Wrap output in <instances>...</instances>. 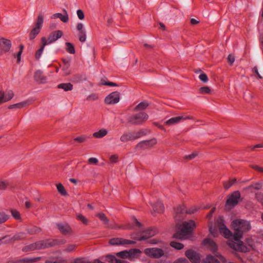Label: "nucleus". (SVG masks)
Segmentation results:
<instances>
[{
    "instance_id": "1",
    "label": "nucleus",
    "mask_w": 263,
    "mask_h": 263,
    "mask_svg": "<svg viewBox=\"0 0 263 263\" xmlns=\"http://www.w3.org/2000/svg\"><path fill=\"white\" fill-rule=\"evenodd\" d=\"M216 223L220 234L227 239V245L231 249L237 251H245L252 247L253 245L250 243L249 247L243 246L242 241L240 240L242 234L251 229L249 221L240 218L233 219L231 221L230 227L234 231V234H233L225 225L222 217H217Z\"/></svg>"
},
{
    "instance_id": "2",
    "label": "nucleus",
    "mask_w": 263,
    "mask_h": 263,
    "mask_svg": "<svg viewBox=\"0 0 263 263\" xmlns=\"http://www.w3.org/2000/svg\"><path fill=\"white\" fill-rule=\"evenodd\" d=\"M196 227V223L194 220L184 221L180 226L179 232L175 233L173 237L180 239H187L191 236Z\"/></svg>"
},
{
    "instance_id": "3",
    "label": "nucleus",
    "mask_w": 263,
    "mask_h": 263,
    "mask_svg": "<svg viewBox=\"0 0 263 263\" xmlns=\"http://www.w3.org/2000/svg\"><path fill=\"white\" fill-rule=\"evenodd\" d=\"M44 22V15L42 14H39L37 15V19L31 29L29 34V39L30 40L34 39L37 35L40 33L42 27Z\"/></svg>"
},
{
    "instance_id": "4",
    "label": "nucleus",
    "mask_w": 263,
    "mask_h": 263,
    "mask_svg": "<svg viewBox=\"0 0 263 263\" xmlns=\"http://www.w3.org/2000/svg\"><path fill=\"white\" fill-rule=\"evenodd\" d=\"M63 35V33L61 30L53 31L50 34L48 39L45 37H42L41 43H43V45L50 44L61 37Z\"/></svg>"
},
{
    "instance_id": "5",
    "label": "nucleus",
    "mask_w": 263,
    "mask_h": 263,
    "mask_svg": "<svg viewBox=\"0 0 263 263\" xmlns=\"http://www.w3.org/2000/svg\"><path fill=\"white\" fill-rule=\"evenodd\" d=\"M240 194L239 192H234L230 194L226 203V206L227 208L230 209L235 206L239 202L240 200Z\"/></svg>"
},
{
    "instance_id": "6",
    "label": "nucleus",
    "mask_w": 263,
    "mask_h": 263,
    "mask_svg": "<svg viewBox=\"0 0 263 263\" xmlns=\"http://www.w3.org/2000/svg\"><path fill=\"white\" fill-rule=\"evenodd\" d=\"M193 118L192 116L188 115L186 114H183L181 116L174 117L170 118L165 122V124L167 126H172L173 125L177 124L182 121L186 120H192Z\"/></svg>"
},
{
    "instance_id": "7",
    "label": "nucleus",
    "mask_w": 263,
    "mask_h": 263,
    "mask_svg": "<svg viewBox=\"0 0 263 263\" xmlns=\"http://www.w3.org/2000/svg\"><path fill=\"white\" fill-rule=\"evenodd\" d=\"M144 134L145 133L142 131L125 133L121 136L120 139L121 142L125 143L137 139Z\"/></svg>"
},
{
    "instance_id": "8",
    "label": "nucleus",
    "mask_w": 263,
    "mask_h": 263,
    "mask_svg": "<svg viewBox=\"0 0 263 263\" xmlns=\"http://www.w3.org/2000/svg\"><path fill=\"white\" fill-rule=\"evenodd\" d=\"M121 94L118 91H114L108 95L104 99V103L107 105H114L118 103L120 100Z\"/></svg>"
},
{
    "instance_id": "9",
    "label": "nucleus",
    "mask_w": 263,
    "mask_h": 263,
    "mask_svg": "<svg viewBox=\"0 0 263 263\" xmlns=\"http://www.w3.org/2000/svg\"><path fill=\"white\" fill-rule=\"evenodd\" d=\"M144 253L148 256L152 258H159L164 255L163 251L159 248H147Z\"/></svg>"
},
{
    "instance_id": "10",
    "label": "nucleus",
    "mask_w": 263,
    "mask_h": 263,
    "mask_svg": "<svg viewBox=\"0 0 263 263\" xmlns=\"http://www.w3.org/2000/svg\"><path fill=\"white\" fill-rule=\"evenodd\" d=\"M157 230L155 228H151L147 230L143 234H142L140 236H135L133 235L132 238L138 240H146L152 236H154L157 233Z\"/></svg>"
},
{
    "instance_id": "11",
    "label": "nucleus",
    "mask_w": 263,
    "mask_h": 263,
    "mask_svg": "<svg viewBox=\"0 0 263 263\" xmlns=\"http://www.w3.org/2000/svg\"><path fill=\"white\" fill-rule=\"evenodd\" d=\"M202 245L212 252H217L216 251L218 248L217 244L213 239L209 237L204 239L202 241Z\"/></svg>"
},
{
    "instance_id": "12",
    "label": "nucleus",
    "mask_w": 263,
    "mask_h": 263,
    "mask_svg": "<svg viewBox=\"0 0 263 263\" xmlns=\"http://www.w3.org/2000/svg\"><path fill=\"white\" fill-rule=\"evenodd\" d=\"M13 96V91L10 89H7L5 91L0 90V104L10 100Z\"/></svg>"
},
{
    "instance_id": "13",
    "label": "nucleus",
    "mask_w": 263,
    "mask_h": 263,
    "mask_svg": "<svg viewBox=\"0 0 263 263\" xmlns=\"http://www.w3.org/2000/svg\"><path fill=\"white\" fill-rule=\"evenodd\" d=\"M135 242L132 240L120 238H114L110 239L109 243L112 246H119L134 243Z\"/></svg>"
},
{
    "instance_id": "14",
    "label": "nucleus",
    "mask_w": 263,
    "mask_h": 263,
    "mask_svg": "<svg viewBox=\"0 0 263 263\" xmlns=\"http://www.w3.org/2000/svg\"><path fill=\"white\" fill-rule=\"evenodd\" d=\"M11 47V42L10 40L1 38L0 39V51L7 52L9 51Z\"/></svg>"
},
{
    "instance_id": "15",
    "label": "nucleus",
    "mask_w": 263,
    "mask_h": 263,
    "mask_svg": "<svg viewBox=\"0 0 263 263\" xmlns=\"http://www.w3.org/2000/svg\"><path fill=\"white\" fill-rule=\"evenodd\" d=\"M185 254L192 263H199L200 257L199 255L196 252L189 250L186 251Z\"/></svg>"
},
{
    "instance_id": "16",
    "label": "nucleus",
    "mask_w": 263,
    "mask_h": 263,
    "mask_svg": "<svg viewBox=\"0 0 263 263\" xmlns=\"http://www.w3.org/2000/svg\"><path fill=\"white\" fill-rule=\"evenodd\" d=\"M157 143V139L153 138L148 140L141 141L138 144L137 146L142 148H149L155 145Z\"/></svg>"
},
{
    "instance_id": "17",
    "label": "nucleus",
    "mask_w": 263,
    "mask_h": 263,
    "mask_svg": "<svg viewBox=\"0 0 263 263\" xmlns=\"http://www.w3.org/2000/svg\"><path fill=\"white\" fill-rule=\"evenodd\" d=\"M51 18L52 20L60 18L62 22L65 23L69 21V16L67 11L65 10H64V14L55 13L51 16Z\"/></svg>"
},
{
    "instance_id": "18",
    "label": "nucleus",
    "mask_w": 263,
    "mask_h": 263,
    "mask_svg": "<svg viewBox=\"0 0 263 263\" xmlns=\"http://www.w3.org/2000/svg\"><path fill=\"white\" fill-rule=\"evenodd\" d=\"M34 78L35 81L40 83L44 84L47 82V78L41 70H36L34 72Z\"/></svg>"
},
{
    "instance_id": "19",
    "label": "nucleus",
    "mask_w": 263,
    "mask_h": 263,
    "mask_svg": "<svg viewBox=\"0 0 263 263\" xmlns=\"http://www.w3.org/2000/svg\"><path fill=\"white\" fill-rule=\"evenodd\" d=\"M209 208L208 205H192L186 210V213L190 214H194L197 212L200 209L204 210Z\"/></svg>"
},
{
    "instance_id": "20",
    "label": "nucleus",
    "mask_w": 263,
    "mask_h": 263,
    "mask_svg": "<svg viewBox=\"0 0 263 263\" xmlns=\"http://www.w3.org/2000/svg\"><path fill=\"white\" fill-rule=\"evenodd\" d=\"M63 66H62V70L63 71V75L66 76L70 74L71 70L70 68L69 61L66 60H63Z\"/></svg>"
},
{
    "instance_id": "21",
    "label": "nucleus",
    "mask_w": 263,
    "mask_h": 263,
    "mask_svg": "<svg viewBox=\"0 0 263 263\" xmlns=\"http://www.w3.org/2000/svg\"><path fill=\"white\" fill-rule=\"evenodd\" d=\"M128 259L133 260L140 256L141 251L137 249H133L128 251Z\"/></svg>"
},
{
    "instance_id": "22",
    "label": "nucleus",
    "mask_w": 263,
    "mask_h": 263,
    "mask_svg": "<svg viewBox=\"0 0 263 263\" xmlns=\"http://www.w3.org/2000/svg\"><path fill=\"white\" fill-rule=\"evenodd\" d=\"M108 131L105 128H102L99 130L93 133L92 136L97 139L102 138L108 134Z\"/></svg>"
},
{
    "instance_id": "23",
    "label": "nucleus",
    "mask_w": 263,
    "mask_h": 263,
    "mask_svg": "<svg viewBox=\"0 0 263 263\" xmlns=\"http://www.w3.org/2000/svg\"><path fill=\"white\" fill-rule=\"evenodd\" d=\"M243 245L246 247H249V244H251L253 245L252 247L250 249H249L248 250L243 251V252H246L247 251H249L251 250H255L257 247V244L256 242L254 241V240L252 239V237H248L246 239L245 243L243 242Z\"/></svg>"
},
{
    "instance_id": "24",
    "label": "nucleus",
    "mask_w": 263,
    "mask_h": 263,
    "mask_svg": "<svg viewBox=\"0 0 263 263\" xmlns=\"http://www.w3.org/2000/svg\"><path fill=\"white\" fill-rule=\"evenodd\" d=\"M57 191L62 196H67L68 193L64 186L61 183L55 184Z\"/></svg>"
},
{
    "instance_id": "25",
    "label": "nucleus",
    "mask_w": 263,
    "mask_h": 263,
    "mask_svg": "<svg viewBox=\"0 0 263 263\" xmlns=\"http://www.w3.org/2000/svg\"><path fill=\"white\" fill-rule=\"evenodd\" d=\"M136 122L140 123L148 119V115L144 112H140L135 116Z\"/></svg>"
},
{
    "instance_id": "26",
    "label": "nucleus",
    "mask_w": 263,
    "mask_h": 263,
    "mask_svg": "<svg viewBox=\"0 0 263 263\" xmlns=\"http://www.w3.org/2000/svg\"><path fill=\"white\" fill-rule=\"evenodd\" d=\"M153 211L157 213H162L164 211V206L162 203L160 201L157 202L155 205H153Z\"/></svg>"
},
{
    "instance_id": "27",
    "label": "nucleus",
    "mask_w": 263,
    "mask_h": 263,
    "mask_svg": "<svg viewBox=\"0 0 263 263\" xmlns=\"http://www.w3.org/2000/svg\"><path fill=\"white\" fill-rule=\"evenodd\" d=\"M208 227L210 233L214 237H217L218 236V232L216 228L214 226L212 222H209Z\"/></svg>"
},
{
    "instance_id": "28",
    "label": "nucleus",
    "mask_w": 263,
    "mask_h": 263,
    "mask_svg": "<svg viewBox=\"0 0 263 263\" xmlns=\"http://www.w3.org/2000/svg\"><path fill=\"white\" fill-rule=\"evenodd\" d=\"M105 260L110 263H124L123 260L118 259L115 256L110 255L106 256Z\"/></svg>"
},
{
    "instance_id": "29",
    "label": "nucleus",
    "mask_w": 263,
    "mask_h": 263,
    "mask_svg": "<svg viewBox=\"0 0 263 263\" xmlns=\"http://www.w3.org/2000/svg\"><path fill=\"white\" fill-rule=\"evenodd\" d=\"M58 88L63 89L65 91H69V90H71L72 89L73 86L70 83H62V84H61L58 85Z\"/></svg>"
},
{
    "instance_id": "30",
    "label": "nucleus",
    "mask_w": 263,
    "mask_h": 263,
    "mask_svg": "<svg viewBox=\"0 0 263 263\" xmlns=\"http://www.w3.org/2000/svg\"><path fill=\"white\" fill-rule=\"evenodd\" d=\"M65 49L69 53L73 54L75 52L74 47L73 45L70 43L67 42L65 43Z\"/></svg>"
},
{
    "instance_id": "31",
    "label": "nucleus",
    "mask_w": 263,
    "mask_h": 263,
    "mask_svg": "<svg viewBox=\"0 0 263 263\" xmlns=\"http://www.w3.org/2000/svg\"><path fill=\"white\" fill-rule=\"evenodd\" d=\"M170 246L178 250H181L183 248L184 245L180 242L172 241L170 242Z\"/></svg>"
},
{
    "instance_id": "32",
    "label": "nucleus",
    "mask_w": 263,
    "mask_h": 263,
    "mask_svg": "<svg viewBox=\"0 0 263 263\" xmlns=\"http://www.w3.org/2000/svg\"><path fill=\"white\" fill-rule=\"evenodd\" d=\"M198 91L200 94H210L212 90L208 86H203L199 89Z\"/></svg>"
},
{
    "instance_id": "33",
    "label": "nucleus",
    "mask_w": 263,
    "mask_h": 263,
    "mask_svg": "<svg viewBox=\"0 0 263 263\" xmlns=\"http://www.w3.org/2000/svg\"><path fill=\"white\" fill-rule=\"evenodd\" d=\"M78 37L80 42H84L86 39V34L85 30L79 31Z\"/></svg>"
},
{
    "instance_id": "34",
    "label": "nucleus",
    "mask_w": 263,
    "mask_h": 263,
    "mask_svg": "<svg viewBox=\"0 0 263 263\" xmlns=\"http://www.w3.org/2000/svg\"><path fill=\"white\" fill-rule=\"evenodd\" d=\"M117 256L122 258H127L128 259L129 253L128 251H123L120 252H118L116 254Z\"/></svg>"
},
{
    "instance_id": "35",
    "label": "nucleus",
    "mask_w": 263,
    "mask_h": 263,
    "mask_svg": "<svg viewBox=\"0 0 263 263\" xmlns=\"http://www.w3.org/2000/svg\"><path fill=\"white\" fill-rule=\"evenodd\" d=\"M27 105V103L25 102H21L19 103L11 105L9 106V108L10 109H14V108H21L23 107L24 106Z\"/></svg>"
},
{
    "instance_id": "36",
    "label": "nucleus",
    "mask_w": 263,
    "mask_h": 263,
    "mask_svg": "<svg viewBox=\"0 0 263 263\" xmlns=\"http://www.w3.org/2000/svg\"><path fill=\"white\" fill-rule=\"evenodd\" d=\"M77 219L81 221L83 223L87 224L88 223L87 219L81 214H77L76 215Z\"/></svg>"
},
{
    "instance_id": "37",
    "label": "nucleus",
    "mask_w": 263,
    "mask_h": 263,
    "mask_svg": "<svg viewBox=\"0 0 263 263\" xmlns=\"http://www.w3.org/2000/svg\"><path fill=\"white\" fill-rule=\"evenodd\" d=\"M9 185L7 180H0V190H5Z\"/></svg>"
},
{
    "instance_id": "38",
    "label": "nucleus",
    "mask_w": 263,
    "mask_h": 263,
    "mask_svg": "<svg viewBox=\"0 0 263 263\" xmlns=\"http://www.w3.org/2000/svg\"><path fill=\"white\" fill-rule=\"evenodd\" d=\"M148 106V104L146 102H143L139 103L135 108L136 110H141L146 108Z\"/></svg>"
},
{
    "instance_id": "39",
    "label": "nucleus",
    "mask_w": 263,
    "mask_h": 263,
    "mask_svg": "<svg viewBox=\"0 0 263 263\" xmlns=\"http://www.w3.org/2000/svg\"><path fill=\"white\" fill-rule=\"evenodd\" d=\"M199 79L204 83H206L209 81V78L207 75L202 72H201L199 77Z\"/></svg>"
},
{
    "instance_id": "40",
    "label": "nucleus",
    "mask_w": 263,
    "mask_h": 263,
    "mask_svg": "<svg viewBox=\"0 0 263 263\" xmlns=\"http://www.w3.org/2000/svg\"><path fill=\"white\" fill-rule=\"evenodd\" d=\"M41 44H42V46H41V48L38 50H37L35 53V56L36 59H39L41 57V56L43 53V51L44 50V47L46 46V45H43V43H41Z\"/></svg>"
},
{
    "instance_id": "41",
    "label": "nucleus",
    "mask_w": 263,
    "mask_h": 263,
    "mask_svg": "<svg viewBox=\"0 0 263 263\" xmlns=\"http://www.w3.org/2000/svg\"><path fill=\"white\" fill-rule=\"evenodd\" d=\"M235 179L230 180L223 182V186L226 189L230 188L235 182Z\"/></svg>"
},
{
    "instance_id": "42",
    "label": "nucleus",
    "mask_w": 263,
    "mask_h": 263,
    "mask_svg": "<svg viewBox=\"0 0 263 263\" xmlns=\"http://www.w3.org/2000/svg\"><path fill=\"white\" fill-rule=\"evenodd\" d=\"M59 229L63 233L65 234L68 233L70 230V227L68 226H61L59 227Z\"/></svg>"
},
{
    "instance_id": "43",
    "label": "nucleus",
    "mask_w": 263,
    "mask_h": 263,
    "mask_svg": "<svg viewBox=\"0 0 263 263\" xmlns=\"http://www.w3.org/2000/svg\"><path fill=\"white\" fill-rule=\"evenodd\" d=\"M72 263H92L88 261L86 259L83 258H78L74 259Z\"/></svg>"
},
{
    "instance_id": "44",
    "label": "nucleus",
    "mask_w": 263,
    "mask_h": 263,
    "mask_svg": "<svg viewBox=\"0 0 263 263\" xmlns=\"http://www.w3.org/2000/svg\"><path fill=\"white\" fill-rule=\"evenodd\" d=\"M77 15L80 20H83L85 18L84 13L81 9L77 11Z\"/></svg>"
},
{
    "instance_id": "45",
    "label": "nucleus",
    "mask_w": 263,
    "mask_h": 263,
    "mask_svg": "<svg viewBox=\"0 0 263 263\" xmlns=\"http://www.w3.org/2000/svg\"><path fill=\"white\" fill-rule=\"evenodd\" d=\"M86 140V138L84 136H81L77 137L74 139V141L75 142H78V143H83L85 142Z\"/></svg>"
},
{
    "instance_id": "46",
    "label": "nucleus",
    "mask_w": 263,
    "mask_h": 263,
    "mask_svg": "<svg viewBox=\"0 0 263 263\" xmlns=\"http://www.w3.org/2000/svg\"><path fill=\"white\" fill-rule=\"evenodd\" d=\"M256 198L258 201L260 202L263 206V194L259 193L256 194ZM261 219L263 221V213L261 215Z\"/></svg>"
},
{
    "instance_id": "47",
    "label": "nucleus",
    "mask_w": 263,
    "mask_h": 263,
    "mask_svg": "<svg viewBox=\"0 0 263 263\" xmlns=\"http://www.w3.org/2000/svg\"><path fill=\"white\" fill-rule=\"evenodd\" d=\"M100 85H108L110 86H117V85L116 83L112 82H107L105 80H101L100 82Z\"/></svg>"
},
{
    "instance_id": "48",
    "label": "nucleus",
    "mask_w": 263,
    "mask_h": 263,
    "mask_svg": "<svg viewBox=\"0 0 263 263\" xmlns=\"http://www.w3.org/2000/svg\"><path fill=\"white\" fill-rule=\"evenodd\" d=\"M97 216L103 222L105 223H106L107 222V219L106 216L103 213H98L97 214Z\"/></svg>"
},
{
    "instance_id": "49",
    "label": "nucleus",
    "mask_w": 263,
    "mask_h": 263,
    "mask_svg": "<svg viewBox=\"0 0 263 263\" xmlns=\"http://www.w3.org/2000/svg\"><path fill=\"white\" fill-rule=\"evenodd\" d=\"M11 214L13 217L16 219H21V215L18 211L13 210L11 211Z\"/></svg>"
},
{
    "instance_id": "50",
    "label": "nucleus",
    "mask_w": 263,
    "mask_h": 263,
    "mask_svg": "<svg viewBox=\"0 0 263 263\" xmlns=\"http://www.w3.org/2000/svg\"><path fill=\"white\" fill-rule=\"evenodd\" d=\"M119 156L118 155H112L109 157L110 161L111 163H116L118 161Z\"/></svg>"
},
{
    "instance_id": "51",
    "label": "nucleus",
    "mask_w": 263,
    "mask_h": 263,
    "mask_svg": "<svg viewBox=\"0 0 263 263\" xmlns=\"http://www.w3.org/2000/svg\"><path fill=\"white\" fill-rule=\"evenodd\" d=\"M88 163L89 164H97L98 163V160L96 158H90L88 160Z\"/></svg>"
},
{
    "instance_id": "52",
    "label": "nucleus",
    "mask_w": 263,
    "mask_h": 263,
    "mask_svg": "<svg viewBox=\"0 0 263 263\" xmlns=\"http://www.w3.org/2000/svg\"><path fill=\"white\" fill-rule=\"evenodd\" d=\"M172 263H189V261L184 258H179L176 259Z\"/></svg>"
},
{
    "instance_id": "53",
    "label": "nucleus",
    "mask_w": 263,
    "mask_h": 263,
    "mask_svg": "<svg viewBox=\"0 0 263 263\" xmlns=\"http://www.w3.org/2000/svg\"><path fill=\"white\" fill-rule=\"evenodd\" d=\"M262 185L260 183H255L251 186H250L249 187V189H254L255 190H259L261 187Z\"/></svg>"
},
{
    "instance_id": "54",
    "label": "nucleus",
    "mask_w": 263,
    "mask_h": 263,
    "mask_svg": "<svg viewBox=\"0 0 263 263\" xmlns=\"http://www.w3.org/2000/svg\"><path fill=\"white\" fill-rule=\"evenodd\" d=\"M76 29L78 31H84V25L82 23H78L76 25Z\"/></svg>"
},
{
    "instance_id": "55",
    "label": "nucleus",
    "mask_w": 263,
    "mask_h": 263,
    "mask_svg": "<svg viewBox=\"0 0 263 263\" xmlns=\"http://www.w3.org/2000/svg\"><path fill=\"white\" fill-rule=\"evenodd\" d=\"M197 152H194L192 154L187 155L185 157V158L187 160H191L194 158L197 155Z\"/></svg>"
},
{
    "instance_id": "56",
    "label": "nucleus",
    "mask_w": 263,
    "mask_h": 263,
    "mask_svg": "<svg viewBox=\"0 0 263 263\" xmlns=\"http://www.w3.org/2000/svg\"><path fill=\"white\" fill-rule=\"evenodd\" d=\"M7 219V216L4 213H0V223L5 222Z\"/></svg>"
},
{
    "instance_id": "57",
    "label": "nucleus",
    "mask_w": 263,
    "mask_h": 263,
    "mask_svg": "<svg viewBox=\"0 0 263 263\" xmlns=\"http://www.w3.org/2000/svg\"><path fill=\"white\" fill-rule=\"evenodd\" d=\"M235 61V58L234 55L232 54L229 55L228 57V61L230 64H232Z\"/></svg>"
},
{
    "instance_id": "58",
    "label": "nucleus",
    "mask_w": 263,
    "mask_h": 263,
    "mask_svg": "<svg viewBox=\"0 0 263 263\" xmlns=\"http://www.w3.org/2000/svg\"><path fill=\"white\" fill-rule=\"evenodd\" d=\"M215 211V208H213L210 212L207 214L206 218L208 219H210L212 216L213 214L214 213Z\"/></svg>"
},
{
    "instance_id": "59",
    "label": "nucleus",
    "mask_w": 263,
    "mask_h": 263,
    "mask_svg": "<svg viewBox=\"0 0 263 263\" xmlns=\"http://www.w3.org/2000/svg\"><path fill=\"white\" fill-rule=\"evenodd\" d=\"M252 168H254V170L258 171L263 172V167H261L257 165H253Z\"/></svg>"
},
{
    "instance_id": "60",
    "label": "nucleus",
    "mask_w": 263,
    "mask_h": 263,
    "mask_svg": "<svg viewBox=\"0 0 263 263\" xmlns=\"http://www.w3.org/2000/svg\"><path fill=\"white\" fill-rule=\"evenodd\" d=\"M154 124L156 126H157L160 129H161L163 130H165L164 126L163 125H161L160 124H159V123H155Z\"/></svg>"
},
{
    "instance_id": "61",
    "label": "nucleus",
    "mask_w": 263,
    "mask_h": 263,
    "mask_svg": "<svg viewBox=\"0 0 263 263\" xmlns=\"http://www.w3.org/2000/svg\"><path fill=\"white\" fill-rule=\"evenodd\" d=\"M253 71L258 76L259 78L261 79L262 77L259 74V72L258 71V69H257V67H254V68L253 69Z\"/></svg>"
},
{
    "instance_id": "62",
    "label": "nucleus",
    "mask_w": 263,
    "mask_h": 263,
    "mask_svg": "<svg viewBox=\"0 0 263 263\" xmlns=\"http://www.w3.org/2000/svg\"><path fill=\"white\" fill-rule=\"evenodd\" d=\"M190 22L192 25H196L199 23V22L195 18L191 19Z\"/></svg>"
},
{
    "instance_id": "63",
    "label": "nucleus",
    "mask_w": 263,
    "mask_h": 263,
    "mask_svg": "<svg viewBox=\"0 0 263 263\" xmlns=\"http://www.w3.org/2000/svg\"><path fill=\"white\" fill-rule=\"evenodd\" d=\"M25 205L26 208H30L31 207V203L29 201H26L25 203Z\"/></svg>"
},
{
    "instance_id": "64",
    "label": "nucleus",
    "mask_w": 263,
    "mask_h": 263,
    "mask_svg": "<svg viewBox=\"0 0 263 263\" xmlns=\"http://www.w3.org/2000/svg\"><path fill=\"white\" fill-rule=\"evenodd\" d=\"M75 248H76L75 245H70L69 246H68L67 249L68 251H71L75 249Z\"/></svg>"
}]
</instances>
